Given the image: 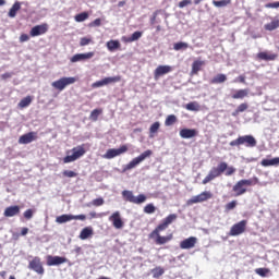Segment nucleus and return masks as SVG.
Instances as JSON below:
<instances>
[{"label":"nucleus","instance_id":"obj_1","mask_svg":"<svg viewBox=\"0 0 279 279\" xmlns=\"http://www.w3.org/2000/svg\"><path fill=\"white\" fill-rule=\"evenodd\" d=\"M178 219V214L168 215L161 223H159L148 235V239H153L156 245H165L169 243L173 239V234H169L166 236L160 235L161 232H165L173 221Z\"/></svg>","mask_w":279,"mask_h":279},{"label":"nucleus","instance_id":"obj_2","mask_svg":"<svg viewBox=\"0 0 279 279\" xmlns=\"http://www.w3.org/2000/svg\"><path fill=\"white\" fill-rule=\"evenodd\" d=\"M234 175L236 173V168L232 166H228V162L221 161L218 163L217 167H213L208 174L204 178L202 181V184H208V182H213V180H217V178H220V175Z\"/></svg>","mask_w":279,"mask_h":279},{"label":"nucleus","instance_id":"obj_3","mask_svg":"<svg viewBox=\"0 0 279 279\" xmlns=\"http://www.w3.org/2000/svg\"><path fill=\"white\" fill-rule=\"evenodd\" d=\"M258 182V177L242 179L233 185L232 191L235 193V197H241V195H245V193H247V186H256Z\"/></svg>","mask_w":279,"mask_h":279},{"label":"nucleus","instance_id":"obj_4","mask_svg":"<svg viewBox=\"0 0 279 279\" xmlns=\"http://www.w3.org/2000/svg\"><path fill=\"white\" fill-rule=\"evenodd\" d=\"M122 197L124 202H129L130 204H145L147 202V196L145 194H140L134 196V192L130 190L122 191Z\"/></svg>","mask_w":279,"mask_h":279},{"label":"nucleus","instance_id":"obj_5","mask_svg":"<svg viewBox=\"0 0 279 279\" xmlns=\"http://www.w3.org/2000/svg\"><path fill=\"white\" fill-rule=\"evenodd\" d=\"M256 138L252 135L239 136L236 140L230 142V147H240V145H245V147H256Z\"/></svg>","mask_w":279,"mask_h":279},{"label":"nucleus","instance_id":"obj_6","mask_svg":"<svg viewBox=\"0 0 279 279\" xmlns=\"http://www.w3.org/2000/svg\"><path fill=\"white\" fill-rule=\"evenodd\" d=\"M72 155H68L63 158L64 165H69V162H75V160H78V158H82L84 154H86L85 145L82 144L80 146H76L72 148Z\"/></svg>","mask_w":279,"mask_h":279},{"label":"nucleus","instance_id":"obj_7","mask_svg":"<svg viewBox=\"0 0 279 279\" xmlns=\"http://www.w3.org/2000/svg\"><path fill=\"white\" fill-rule=\"evenodd\" d=\"M151 154H154V151L147 149L144 153H142L140 156L133 158L126 166H125V171H130L136 167H138V165H141V162H143L144 160H147V158H149L151 156Z\"/></svg>","mask_w":279,"mask_h":279},{"label":"nucleus","instance_id":"obj_8","mask_svg":"<svg viewBox=\"0 0 279 279\" xmlns=\"http://www.w3.org/2000/svg\"><path fill=\"white\" fill-rule=\"evenodd\" d=\"M245 230H247V220H241L231 227L229 236H241V234H244Z\"/></svg>","mask_w":279,"mask_h":279},{"label":"nucleus","instance_id":"obj_9","mask_svg":"<svg viewBox=\"0 0 279 279\" xmlns=\"http://www.w3.org/2000/svg\"><path fill=\"white\" fill-rule=\"evenodd\" d=\"M77 82V78L71 76V77H61L58 81L52 82V87L57 90H64L66 86H71V84H75Z\"/></svg>","mask_w":279,"mask_h":279},{"label":"nucleus","instance_id":"obj_10","mask_svg":"<svg viewBox=\"0 0 279 279\" xmlns=\"http://www.w3.org/2000/svg\"><path fill=\"white\" fill-rule=\"evenodd\" d=\"M208 199H213V193L205 191L187 199V206H193V204H202V202H208Z\"/></svg>","mask_w":279,"mask_h":279},{"label":"nucleus","instance_id":"obj_11","mask_svg":"<svg viewBox=\"0 0 279 279\" xmlns=\"http://www.w3.org/2000/svg\"><path fill=\"white\" fill-rule=\"evenodd\" d=\"M128 145H122L119 148H110L102 156L107 160H112V158H117V156H121V154H125L128 151Z\"/></svg>","mask_w":279,"mask_h":279},{"label":"nucleus","instance_id":"obj_12","mask_svg":"<svg viewBox=\"0 0 279 279\" xmlns=\"http://www.w3.org/2000/svg\"><path fill=\"white\" fill-rule=\"evenodd\" d=\"M28 269H32L39 276H43V274H45V268L43 267V262H40V257H34L28 264Z\"/></svg>","mask_w":279,"mask_h":279},{"label":"nucleus","instance_id":"obj_13","mask_svg":"<svg viewBox=\"0 0 279 279\" xmlns=\"http://www.w3.org/2000/svg\"><path fill=\"white\" fill-rule=\"evenodd\" d=\"M47 32H49V24L44 23V24L34 26L29 31V36H32V38H36V36H43L47 34Z\"/></svg>","mask_w":279,"mask_h":279},{"label":"nucleus","instance_id":"obj_14","mask_svg":"<svg viewBox=\"0 0 279 279\" xmlns=\"http://www.w3.org/2000/svg\"><path fill=\"white\" fill-rule=\"evenodd\" d=\"M34 141H38V133L34 131L21 135L19 138L20 145H29V143H34Z\"/></svg>","mask_w":279,"mask_h":279},{"label":"nucleus","instance_id":"obj_15","mask_svg":"<svg viewBox=\"0 0 279 279\" xmlns=\"http://www.w3.org/2000/svg\"><path fill=\"white\" fill-rule=\"evenodd\" d=\"M109 221H111L113 228H116V230H121V228H123V226H125V223L123 222V219H121V213L119 211H114L110 217H109Z\"/></svg>","mask_w":279,"mask_h":279},{"label":"nucleus","instance_id":"obj_16","mask_svg":"<svg viewBox=\"0 0 279 279\" xmlns=\"http://www.w3.org/2000/svg\"><path fill=\"white\" fill-rule=\"evenodd\" d=\"M46 260L48 267H56L58 265H64V263H68L69 259H66V257L48 255Z\"/></svg>","mask_w":279,"mask_h":279},{"label":"nucleus","instance_id":"obj_17","mask_svg":"<svg viewBox=\"0 0 279 279\" xmlns=\"http://www.w3.org/2000/svg\"><path fill=\"white\" fill-rule=\"evenodd\" d=\"M173 71V68L171 65H159L154 71V77L155 80H160L162 75H167V73H171Z\"/></svg>","mask_w":279,"mask_h":279},{"label":"nucleus","instance_id":"obj_18","mask_svg":"<svg viewBox=\"0 0 279 279\" xmlns=\"http://www.w3.org/2000/svg\"><path fill=\"white\" fill-rule=\"evenodd\" d=\"M95 57V52H86V53H76L73 57H71L70 62H85V60H90Z\"/></svg>","mask_w":279,"mask_h":279},{"label":"nucleus","instance_id":"obj_19","mask_svg":"<svg viewBox=\"0 0 279 279\" xmlns=\"http://www.w3.org/2000/svg\"><path fill=\"white\" fill-rule=\"evenodd\" d=\"M195 245H197V238L195 236H190L180 242L181 250H193Z\"/></svg>","mask_w":279,"mask_h":279},{"label":"nucleus","instance_id":"obj_20","mask_svg":"<svg viewBox=\"0 0 279 279\" xmlns=\"http://www.w3.org/2000/svg\"><path fill=\"white\" fill-rule=\"evenodd\" d=\"M256 58L257 60H265L266 62H270L278 59V53L262 51L257 53Z\"/></svg>","mask_w":279,"mask_h":279},{"label":"nucleus","instance_id":"obj_21","mask_svg":"<svg viewBox=\"0 0 279 279\" xmlns=\"http://www.w3.org/2000/svg\"><path fill=\"white\" fill-rule=\"evenodd\" d=\"M16 215H21V207L19 205L9 206L4 209V217H16Z\"/></svg>","mask_w":279,"mask_h":279},{"label":"nucleus","instance_id":"obj_22","mask_svg":"<svg viewBox=\"0 0 279 279\" xmlns=\"http://www.w3.org/2000/svg\"><path fill=\"white\" fill-rule=\"evenodd\" d=\"M198 132L195 129H182L180 131L181 138H195L197 136Z\"/></svg>","mask_w":279,"mask_h":279},{"label":"nucleus","instance_id":"obj_23","mask_svg":"<svg viewBox=\"0 0 279 279\" xmlns=\"http://www.w3.org/2000/svg\"><path fill=\"white\" fill-rule=\"evenodd\" d=\"M106 47H107L108 51H111V52L117 51V50L121 49V41L111 39V40L107 41Z\"/></svg>","mask_w":279,"mask_h":279},{"label":"nucleus","instance_id":"obj_24","mask_svg":"<svg viewBox=\"0 0 279 279\" xmlns=\"http://www.w3.org/2000/svg\"><path fill=\"white\" fill-rule=\"evenodd\" d=\"M143 37V32L136 31L130 37H122L123 43H135V40H140Z\"/></svg>","mask_w":279,"mask_h":279},{"label":"nucleus","instance_id":"obj_25","mask_svg":"<svg viewBox=\"0 0 279 279\" xmlns=\"http://www.w3.org/2000/svg\"><path fill=\"white\" fill-rule=\"evenodd\" d=\"M262 167H278L279 166V157H275L272 159H263L260 161Z\"/></svg>","mask_w":279,"mask_h":279},{"label":"nucleus","instance_id":"obj_26","mask_svg":"<svg viewBox=\"0 0 279 279\" xmlns=\"http://www.w3.org/2000/svg\"><path fill=\"white\" fill-rule=\"evenodd\" d=\"M250 95V89H238L232 94V99H245Z\"/></svg>","mask_w":279,"mask_h":279},{"label":"nucleus","instance_id":"obj_27","mask_svg":"<svg viewBox=\"0 0 279 279\" xmlns=\"http://www.w3.org/2000/svg\"><path fill=\"white\" fill-rule=\"evenodd\" d=\"M21 10V2L16 1L9 10L8 16L10 19H14L16 16V13Z\"/></svg>","mask_w":279,"mask_h":279},{"label":"nucleus","instance_id":"obj_28","mask_svg":"<svg viewBox=\"0 0 279 279\" xmlns=\"http://www.w3.org/2000/svg\"><path fill=\"white\" fill-rule=\"evenodd\" d=\"M93 236V228L86 227L80 233V239L82 241H86V239Z\"/></svg>","mask_w":279,"mask_h":279},{"label":"nucleus","instance_id":"obj_29","mask_svg":"<svg viewBox=\"0 0 279 279\" xmlns=\"http://www.w3.org/2000/svg\"><path fill=\"white\" fill-rule=\"evenodd\" d=\"M204 64H205L204 61L195 60L192 63V73H193V75H197V73H199V71H202V66H204Z\"/></svg>","mask_w":279,"mask_h":279},{"label":"nucleus","instance_id":"obj_30","mask_svg":"<svg viewBox=\"0 0 279 279\" xmlns=\"http://www.w3.org/2000/svg\"><path fill=\"white\" fill-rule=\"evenodd\" d=\"M185 108L190 110L191 112H199L202 110V106H199V102L192 101L185 105Z\"/></svg>","mask_w":279,"mask_h":279},{"label":"nucleus","instance_id":"obj_31","mask_svg":"<svg viewBox=\"0 0 279 279\" xmlns=\"http://www.w3.org/2000/svg\"><path fill=\"white\" fill-rule=\"evenodd\" d=\"M247 108H250L247 102L240 104L238 106V108L232 112V117H239V114H241V112H245V110H247Z\"/></svg>","mask_w":279,"mask_h":279},{"label":"nucleus","instance_id":"obj_32","mask_svg":"<svg viewBox=\"0 0 279 279\" xmlns=\"http://www.w3.org/2000/svg\"><path fill=\"white\" fill-rule=\"evenodd\" d=\"M158 130H160V122L153 123L149 128V138H154L158 134Z\"/></svg>","mask_w":279,"mask_h":279},{"label":"nucleus","instance_id":"obj_33","mask_svg":"<svg viewBox=\"0 0 279 279\" xmlns=\"http://www.w3.org/2000/svg\"><path fill=\"white\" fill-rule=\"evenodd\" d=\"M278 27H279V20H275L268 24H265L264 29H266V32H274V29H278Z\"/></svg>","mask_w":279,"mask_h":279},{"label":"nucleus","instance_id":"obj_34","mask_svg":"<svg viewBox=\"0 0 279 279\" xmlns=\"http://www.w3.org/2000/svg\"><path fill=\"white\" fill-rule=\"evenodd\" d=\"M228 80L226 74H217L214 78H211L210 84H223Z\"/></svg>","mask_w":279,"mask_h":279},{"label":"nucleus","instance_id":"obj_35","mask_svg":"<svg viewBox=\"0 0 279 279\" xmlns=\"http://www.w3.org/2000/svg\"><path fill=\"white\" fill-rule=\"evenodd\" d=\"M33 97L32 96H26L25 98H23L20 102H19V108L23 109V108H27L28 106H31L32 101H33Z\"/></svg>","mask_w":279,"mask_h":279},{"label":"nucleus","instance_id":"obj_36","mask_svg":"<svg viewBox=\"0 0 279 279\" xmlns=\"http://www.w3.org/2000/svg\"><path fill=\"white\" fill-rule=\"evenodd\" d=\"M57 223H66V221H73V215L63 214L56 218Z\"/></svg>","mask_w":279,"mask_h":279},{"label":"nucleus","instance_id":"obj_37","mask_svg":"<svg viewBox=\"0 0 279 279\" xmlns=\"http://www.w3.org/2000/svg\"><path fill=\"white\" fill-rule=\"evenodd\" d=\"M232 3V0H213V5L215 8H226L227 5H230Z\"/></svg>","mask_w":279,"mask_h":279},{"label":"nucleus","instance_id":"obj_38","mask_svg":"<svg viewBox=\"0 0 279 279\" xmlns=\"http://www.w3.org/2000/svg\"><path fill=\"white\" fill-rule=\"evenodd\" d=\"M104 80V84L105 86H108V84H117V82H121V76H109V77H105Z\"/></svg>","mask_w":279,"mask_h":279},{"label":"nucleus","instance_id":"obj_39","mask_svg":"<svg viewBox=\"0 0 279 279\" xmlns=\"http://www.w3.org/2000/svg\"><path fill=\"white\" fill-rule=\"evenodd\" d=\"M104 113V109H94L89 114L90 121H98L99 116Z\"/></svg>","mask_w":279,"mask_h":279},{"label":"nucleus","instance_id":"obj_40","mask_svg":"<svg viewBox=\"0 0 279 279\" xmlns=\"http://www.w3.org/2000/svg\"><path fill=\"white\" fill-rule=\"evenodd\" d=\"M255 274H257V276H260V278H267V276L271 274V270L269 268H256Z\"/></svg>","mask_w":279,"mask_h":279},{"label":"nucleus","instance_id":"obj_41","mask_svg":"<svg viewBox=\"0 0 279 279\" xmlns=\"http://www.w3.org/2000/svg\"><path fill=\"white\" fill-rule=\"evenodd\" d=\"M88 16V12H82L74 16V21H76V23H84V21H87Z\"/></svg>","mask_w":279,"mask_h":279},{"label":"nucleus","instance_id":"obj_42","mask_svg":"<svg viewBox=\"0 0 279 279\" xmlns=\"http://www.w3.org/2000/svg\"><path fill=\"white\" fill-rule=\"evenodd\" d=\"M174 51H182L184 49H189V45L184 41H179L173 45Z\"/></svg>","mask_w":279,"mask_h":279},{"label":"nucleus","instance_id":"obj_43","mask_svg":"<svg viewBox=\"0 0 279 279\" xmlns=\"http://www.w3.org/2000/svg\"><path fill=\"white\" fill-rule=\"evenodd\" d=\"M174 123H178V118L174 114H170L166 118L165 125H173Z\"/></svg>","mask_w":279,"mask_h":279},{"label":"nucleus","instance_id":"obj_44","mask_svg":"<svg viewBox=\"0 0 279 279\" xmlns=\"http://www.w3.org/2000/svg\"><path fill=\"white\" fill-rule=\"evenodd\" d=\"M144 213H145L146 215H154V213H156V206H154L153 203L147 204V205L144 207Z\"/></svg>","mask_w":279,"mask_h":279},{"label":"nucleus","instance_id":"obj_45","mask_svg":"<svg viewBox=\"0 0 279 279\" xmlns=\"http://www.w3.org/2000/svg\"><path fill=\"white\" fill-rule=\"evenodd\" d=\"M163 274H165V268H162V267H156L153 270L154 278H160V276H162Z\"/></svg>","mask_w":279,"mask_h":279},{"label":"nucleus","instance_id":"obj_46","mask_svg":"<svg viewBox=\"0 0 279 279\" xmlns=\"http://www.w3.org/2000/svg\"><path fill=\"white\" fill-rule=\"evenodd\" d=\"M236 201H231L230 203L226 204L225 210L230 213V210H234L236 208Z\"/></svg>","mask_w":279,"mask_h":279},{"label":"nucleus","instance_id":"obj_47","mask_svg":"<svg viewBox=\"0 0 279 279\" xmlns=\"http://www.w3.org/2000/svg\"><path fill=\"white\" fill-rule=\"evenodd\" d=\"M63 175L64 178H77V172L73 170H64Z\"/></svg>","mask_w":279,"mask_h":279},{"label":"nucleus","instance_id":"obj_48","mask_svg":"<svg viewBox=\"0 0 279 279\" xmlns=\"http://www.w3.org/2000/svg\"><path fill=\"white\" fill-rule=\"evenodd\" d=\"M90 43H93V39H90L88 37H82L80 40V46L86 47V45H90Z\"/></svg>","mask_w":279,"mask_h":279},{"label":"nucleus","instance_id":"obj_49","mask_svg":"<svg viewBox=\"0 0 279 279\" xmlns=\"http://www.w3.org/2000/svg\"><path fill=\"white\" fill-rule=\"evenodd\" d=\"M34 209H26L25 211H24V219H27V220H29V219H32V217H34Z\"/></svg>","mask_w":279,"mask_h":279},{"label":"nucleus","instance_id":"obj_50","mask_svg":"<svg viewBox=\"0 0 279 279\" xmlns=\"http://www.w3.org/2000/svg\"><path fill=\"white\" fill-rule=\"evenodd\" d=\"M88 27H101V19H96L88 24Z\"/></svg>","mask_w":279,"mask_h":279},{"label":"nucleus","instance_id":"obj_51","mask_svg":"<svg viewBox=\"0 0 279 279\" xmlns=\"http://www.w3.org/2000/svg\"><path fill=\"white\" fill-rule=\"evenodd\" d=\"M93 206H104L105 201L101 197H98L92 202Z\"/></svg>","mask_w":279,"mask_h":279},{"label":"nucleus","instance_id":"obj_52","mask_svg":"<svg viewBox=\"0 0 279 279\" xmlns=\"http://www.w3.org/2000/svg\"><path fill=\"white\" fill-rule=\"evenodd\" d=\"M265 8L267 9H278L279 8V2H269L265 4Z\"/></svg>","mask_w":279,"mask_h":279},{"label":"nucleus","instance_id":"obj_53","mask_svg":"<svg viewBox=\"0 0 279 279\" xmlns=\"http://www.w3.org/2000/svg\"><path fill=\"white\" fill-rule=\"evenodd\" d=\"M191 3H193L192 0H182L179 2V8H186V5H191Z\"/></svg>","mask_w":279,"mask_h":279},{"label":"nucleus","instance_id":"obj_54","mask_svg":"<svg viewBox=\"0 0 279 279\" xmlns=\"http://www.w3.org/2000/svg\"><path fill=\"white\" fill-rule=\"evenodd\" d=\"M73 219L78 220V221H86V215H84V214L76 215V216L72 215V220Z\"/></svg>","mask_w":279,"mask_h":279},{"label":"nucleus","instance_id":"obj_55","mask_svg":"<svg viewBox=\"0 0 279 279\" xmlns=\"http://www.w3.org/2000/svg\"><path fill=\"white\" fill-rule=\"evenodd\" d=\"M93 88H101V86H106V84L104 83V78L101 81L95 82L93 83Z\"/></svg>","mask_w":279,"mask_h":279},{"label":"nucleus","instance_id":"obj_56","mask_svg":"<svg viewBox=\"0 0 279 279\" xmlns=\"http://www.w3.org/2000/svg\"><path fill=\"white\" fill-rule=\"evenodd\" d=\"M29 40V35L27 34H22L20 36V43H27Z\"/></svg>","mask_w":279,"mask_h":279},{"label":"nucleus","instance_id":"obj_57","mask_svg":"<svg viewBox=\"0 0 279 279\" xmlns=\"http://www.w3.org/2000/svg\"><path fill=\"white\" fill-rule=\"evenodd\" d=\"M10 77H12V73H10V72H7L1 75V80H10Z\"/></svg>","mask_w":279,"mask_h":279},{"label":"nucleus","instance_id":"obj_58","mask_svg":"<svg viewBox=\"0 0 279 279\" xmlns=\"http://www.w3.org/2000/svg\"><path fill=\"white\" fill-rule=\"evenodd\" d=\"M27 232H29V229L24 227V228H22L21 235L25 236L27 234Z\"/></svg>","mask_w":279,"mask_h":279},{"label":"nucleus","instance_id":"obj_59","mask_svg":"<svg viewBox=\"0 0 279 279\" xmlns=\"http://www.w3.org/2000/svg\"><path fill=\"white\" fill-rule=\"evenodd\" d=\"M239 82H241V84H245V76L240 75L239 76Z\"/></svg>","mask_w":279,"mask_h":279},{"label":"nucleus","instance_id":"obj_60","mask_svg":"<svg viewBox=\"0 0 279 279\" xmlns=\"http://www.w3.org/2000/svg\"><path fill=\"white\" fill-rule=\"evenodd\" d=\"M7 274H8V272H7L5 270L0 271L1 278L5 279Z\"/></svg>","mask_w":279,"mask_h":279},{"label":"nucleus","instance_id":"obj_61","mask_svg":"<svg viewBox=\"0 0 279 279\" xmlns=\"http://www.w3.org/2000/svg\"><path fill=\"white\" fill-rule=\"evenodd\" d=\"M123 5H125V0L120 1V2L118 3V8H123Z\"/></svg>","mask_w":279,"mask_h":279},{"label":"nucleus","instance_id":"obj_62","mask_svg":"<svg viewBox=\"0 0 279 279\" xmlns=\"http://www.w3.org/2000/svg\"><path fill=\"white\" fill-rule=\"evenodd\" d=\"M74 252L76 253V254H81L82 253V247H76L75 250H74Z\"/></svg>","mask_w":279,"mask_h":279},{"label":"nucleus","instance_id":"obj_63","mask_svg":"<svg viewBox=\"0 0 279 279\" xmlns=\"http://www.w3.org/2000/svg\"><path fill=\"white\" fill-rule=\"evenodd\" d=\"M89 215H90V217H92L93 219H95V217H97V213H95V211H92Z\"/></svg>","mask_w":279,"mask_h":279},{"label":"nucleus","instance_id":"obj_64","mask_svg":"<svg viewBox=\"0 0 279 279\" xmlns=\"http://www.w3.org/2000/svg\"><path fill=\"white\" fill-rule=\"evenodd\" d=\"M5 5V0H0V7Z\"/></svg>","mask_w":279,"mask_h":279}]
</instances>
